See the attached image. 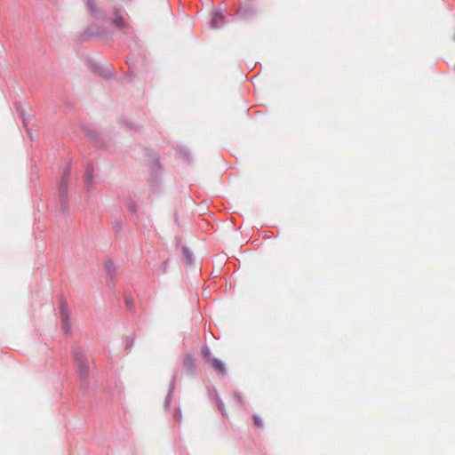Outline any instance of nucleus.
<instances>
[{
    "instance_id": "f257e3e1",
    "label": "nucleus",
    "mask_w": 455,
    "mask_h": 455,
    "mask_svg": "<svg viewBox=\"0 0 455 455\" xmlns=\"http://www.w3.org/2000/svg\"><path fill=\"white\" fill-rule=\"evenodd\" d=\"M210 363L218 374H224L226 372L224 363L220 360L212 358Z\"/></svg>"
},
{
    "instance_id": "f03ea898",
    "label": "nucleus",
    "mask_w": 455,
    "mask_h": 455,
    "mask_svg": "<svg viewBox=\"0 0 455 455\" xmlns=\"http://www.w3.org/2000/svg\"><path fill=\"white\" fill-rule=\"evenodd\" d=\"M224 22V16L219 12H215L212 16V27L217 28Z\"/></svg>"
},
{
    "instance_id": "7ed1b4c3",
    "label": "nucleus",
    "mask_w": 455,
    "mask_h": 455,
    "mask_svg": "<svg viewBox=\"0 0 455 455\" xmlns=\"http://www.w3.org/2000/svg\"><path fill=\"white\" fill-rule=\"evenodd\" d=\"M184 366L188 370H193L194 369V367H195V359L193 358L192 355H186V357L184 359Z\"/></svg>"
},
{
    "instance_id": "20e7f679",
    "label": "nucleus",
    "mask_w": 455,
    "mask_h": 455,
    "mask_svg": "<svg viewBox=\"0 0 455 455\" xmlns=\"http://www.w3.org/2000/svg\"><path fill=\"white\" fill-rule=\"evenodd\" d=\"M201 354H202V356L206 359V360H209L211 362V351H210V348L207 347V346H204L201 349Z\"/></svg>"
},
{
    "instance_id": "39448f33",
    "label": "nucleus",
    "mask_w": 455,
    "mask_h": 455,
    "mask_svg": "<svg viewBox=\"0 0 455 455\" xmlns=\"http://www.w3.org/2000/svg\"><path fill=\"white\" fill-rule=\"evenodd\" d=\"M114 24L117 27V28H124L125 27V21L124 20V19L120 16H116L114 20Z\"/></svg>"
},
{
    "instance_id": "423d86ee",
    "label": "nucleus",
    "mask_w": 455,
    "mask_h": 455,
    "mask_svg": "<svg viewBox=\"0 0 455 455\" xmlns=\"http://www.w3.org/2000/svg\"><path fill=\"white\" fill-rule=\"evenodd\" d=\"M253 422H254V425L257 427H263V421L261 419V418L258 415H254L253 416Z\"/></svg>"
},
{
    "instance_id": "0eeeda50",
    "label": "nucleus",
    "mask_w": 455,
    "mask_h": 455,
    "mask_svg": "<svg viewBox=\"0 0 455 455\" xmlns=\"http://www.w3.org/2000/svg\"><path fill=\"white\" fill-rule=\"evenodd\" d=\"M78 367H79L80 373H82V374L87 373V366L85 363H84L83 362H80Z\"/></svg>"
},
{
    "instance_id": "6e6552de",
    "label": "nucleus",
    "mask_w": 455,
    "mask_h": 455,
    "mask_svg": "<svg viewBox=\"0 0 455 455\" xmlns=\"http://www.w3.org/2000/svg\"><path fill=\"white\" fill-rule=\"evenodd\" d=\"M61 314H62V316H63V320L65 322V323H67L68 322V315H66V313L64 312V307L62 306L61 307Z\"/></svg>"
},
{
    "instance_id": "1a4fd4ad",
    "label": "nucleus",
    "mask_w": 455,
    "mask_h": 455,
    "mask_svg": "<svg viewBox=\"0 0 455 455\" xmlns=\"http://www.w3.org/2000/svg\"><path fill=\"white\" fill-rule=\"evenodd\" d=\"M174 419H175L176 420L180 421V419H181V413H180V412H177V413H175V415H174Z\"/></svg>"
},
{
    "instance_id": "9d476101",
    "label": "nucleus",
    "mask_w": 455,
    "mask_h": 455,
    "mask_svg": "<svg viewBox=\"0 0 455 455\" xmlns=\"http://www.w3.org/2000/svg\"><path fill=\"white\" fill-rule=\"evenodd\" d=\"M106 267L110 271V268L113 267V264L111 262H108V263L106 264Z\"/></svg>"
},
{
    "instance_id": "9b49d317",
    "label": "nucleus",
    "mask_w": 455,
    "mask_h": 455,
    "mask_svg": "<svg viewBox=\"0 0 455 455\" xmlns=\"http://www.w3.org/2000/svg\"><path fill=\"white\" fill-rule=\"evenodd\" d=\"M87 180L89 182H91V180H92V173H89V172L87 173Z\"/></svg>"
}]
</instances>
